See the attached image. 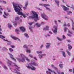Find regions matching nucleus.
I'll return each mask as SVG.
<instances>
[{"instance_id": "obj_11", "label": "nucleus", "mask_w": 74, "mask_h": 74, "mask_svg": "<svg viewBox=\"0 0 74 74\" xmlns=\"http://www.w3.org/2000/svg\"><path fill=\"white\" fill-rule=\"evenodd\" d=\"M51 47V43H47V45L46 46V49H48L49 48Z\"/></svg>"}, {"instance_id": "obj_63", "label": "nucleus", "mask_w": 74, "mask_h": 74, "mask_svg": "<svg viewBox=\"0 0 74 74\" xmlns=\"http://www.w3.org/2000/svg\"><path fill=\"white\" fill-rule=\"evenodd\" d=\"M72 71V69H70L69 70V71H70V72H71Z\"/></svg>"}, {"instance_id": "obj_8", "label": "nucleus", "mask_w": 74, "mask_h": 74, "mask_svg": "<svg viewBox=\"0 0 74 74\" xmlns=\"http://www.w3.org/2000/svg\"><path fill=\"white\" fill-rule=\"evenodd\" d=\"M52 30L53 31V32L55 34H57L58 33V27H56L54 30H53V29H52Z\"/></svg>"}, {"instance_id": "obj_60", "label": "nucleus", "mask_w": 74, "mask_h": 74, "mask_svg": "<svg viewBox=\"0 0 74 74\" xmlns=\"http://www.w3.org/2000/svg\"><path fill=\"white\" fill-rule=\"evenodd\" d=\"M3 2L4 3V4H6V3H7L6 2V1H3Z\"/></svg>"}, {"instance_id": "obj_54", "label": "nucleus", "mask_w": 74, "mask_h": 74, "mask_svg": "<svg viewBox=\"0 0 74 74\" xmlns=\"http://www.w3.org/2000/svg\"><path fill=\"white\" fill-rule=\"evenodd\" d=\"M11 48H15V46H13V45H11Z\"/></svg>"}, {"instance_id": "obj_30", "label": "nucleus", "mask_w": 74, "mask_h": 74, "mask_svg": "<svg viewBox=\"0 0 74 74\" xmlns=\"http://www.w3.org/2000/svg\"><path fill=\"white\" fill-rule=\"evenodd\" d=\"M14 65L16 69H19V68L18 67V66H17V65H16V64H14Z\"/></svg>"}, {"instance_id": "obj_4", "label": "nucleus", "mask_w": 74, "mask_h": 74, "mask_svg": "<svg viewBox=\"0 0 74 74\" xmlns=\"http://www.w3.org/2000/svg\"><path fill=\"white\" fill-rule=\"evenodd\" d=\"M41 17L44 19L45 20H48V16H47L44 13H43V14H41Z\"/></svg>"}, {"instance_id": "obj_40", "label": "nucleus", "mask_w": 74, "mask_h": 74, "mask_svg": "<svg viewBox=\"0 0 74 74\" xmlns=\"http://www.w3.org/2000/svg\"><path fill=\"white\" fill-rule=\"evenodd\" d=\"M71 21L72 22V26H73V27H74V22H73V21L72 20H71Z\"/></svg>"}, {"instance_id": "obj_32", "label": "nucleus", "mask_w": 74, "mask_h": 74, "mask_svg": "<svg viewBox=\"0 0 74 74\" xmlns=\"http://www.w3.org/2000/svg\"><path fill=\"white\" fill-rule=\"evenodd\" d=\"M66 52L68 54V55H69V56H71V54L69 52V51L67 50H66Z\"/></svg>"}, {"instance_id": "obj_61", "label": "nucleus", "mask_w": 74, "mask_h": 74, "mask_svg": "<svg viewBox=\"0 0 74 74\" xmlns=\"http://www.w3.org/2000/svg\"><path fill=\"white\" fill-rule=\"evenodd\" d=\"M34 59H35L36 60H37V58L36 57H34Z\"/></svg>"}, {"instance_id": "obj_18", "label": "nucleus", "mask_w": 74, "mask_h": 74, "mask_svg": "<svg viewBox=\"0 0 74 74\" xmlns=\"http://www.w3.org/2000/svg\"><path fill=\"white\" fill-rule=\"evenodd\" d=\"M28 5V2H27L25 4V7H23V8L24 9V10H26V8H27V6Z\"/></svg>"}, {"instance_id": "obj_49", "label": "nucleus", "mask_w": 74, "mask_h": 74, "mask_svg": "<svg viewBox=\"0 0 74 74\" xmlns=\"http://www.w3.org/2000/svg\"><path fill=\"white\" fill-rule=\"evenodd\" d=\"M67 30V28L66 27H64V31L65 32H66V31Z\"/></svg>"}, {"instance_id": "obj_33", "label": "nucleus", "mask_w": 74, "mask_h": 74, "mask_svg": "<svg viewBox=\"0 0 74 74\" xmlns=\"http://www.w3.org/2000/svg\"><path fill=\"white\" fill-rule=\"evenodd\" d=\"M9 51H10V52H13V51H14V50H13V49H12L11 48H9Z\"/></svg>"}, {"instance_id": "obj_44", "label": "nucleus", "mask_w": 74, "mask_h": 74, "mask_svg": "<svg viewBox=\"0 0 74 74\" xmlns=\"http://www.w3.org/2000/svg\"><path fill=\"white\" fill-rule=\"evenodd\" d=\"M33 23V22H31V23H29V25L30 26H32V24Z\"/></svg>"}, {"instance_id": "obj_41", "label": "nucleus", "mask_w": 74, "mask_h": 74, "mask_svg": "<svg viewBox=\"0 0 74 74\" xmlns=\"http://www.w3.org/2000/svg\"><path fill=\"white\" fill-rule=\"evenodd\" d=\"M54 69L55 70H56V71H58V68L56 67H55Z\"/></svg>"}, {"instance_id": "obj_38", "label": "nucleus", "mask_w": 74, "mask_h": 74, "mask_svg": "<svg viewBox=\"0 0 74 74\" xmlns=\"http://www.w3.org/2000/svg\"><path fill=\"white\" fill-rule=\"evenodd\" d=\"M26 51L27 52L30 53V50L29 49H26Z\"/></svg>"}, {"instance_id": "obj_28", "label": "nucleus", "mask_w": 74, "mask_h": 74, "mask_svg": "<svg viewBox=\"0 0 74 74\" xmlns=\"http://www.w3.org/2000/svg\"><path fill=\"white\" fill-rule=\"evenodd\" d=\"M68 46L69 50L71 49V48H72V47H71V45H70L69 44V45H68Z\"/></svg>"}, {"instance_id": "obj_14", "label": "nucleus", "mask_w": 74, "mask_h": 74, "mask_svg": "<svg viewBox=\"0 0 74 74\" xmlns=\"http://www.w3.org/2000/svg\"><path fill=\"white\" fill-rule=\"evenodd\" d=\"M68 33H69L71 34H67V35L68 36H69V37H71V36H72L71 34H73V33L69 29H68Z\"/></svg>"}, {"instance_id": "obj_13", "label": "nucleus", "mask_w": 74, "mask_h": 74, "mask_svg": "<svg viewBox=\"0 0 74 74\" xmlns=\"http://www.w3.org/2000/svg\"><path fill=\"white\" fill-rule=\"evenodd\" d=\"M33 65L34 66H38V64L35 62H34L31 64V66H33Z\"/></svg>"}, {"instance_id": "obj_62", "label": "nucleus", "mask_w": 74, "mask_h": 74, "mask_svg": "<svg viewBox=\"0 0 74 74\" xmlns=\"http://www.w3.org/2000/svg\"><path fill=\"white\" fill-rule=\"evenodd\" d=\"M70 23H68V24L66 25V26H70Z\"/></svg>"}, {"instance_id": "obj_56", "label": "nucleus", "mask_w": 74, "mask_h": 74, "mask_svg": "<svg viewBox=\"0 0 74 74\" xmlns=\"http://www.w3.org/2000/svg\"><path fill=\"white\" fill-rule=\"evenodd\" d=\"M3 50H5V49H6V50H8V49H6L5 47H4L3 48Z\"/></svg>"}, {"instance_id": "obj_10", "label": "nucleus", "mask_w": 74, "mask_h": 74, "mask_svg": "<svg viewBox=\"0 0 74 74\" xmlns=\"http://www.w3.org/2000/svg\"><path fill=\"white\" fill-rule=\"evenodd\" d=\"M62 8H63L64 10V11H67L68 10H69V8L66 7V6H62Z\"/></svg>"}, {"instance_id": "obj_7", "label": "nucleus", "mask_w": 74, "mask_h": 74, "mask_svg": "<svg viewBox=\"0 0 74 74\" xmlns=\"http://www.w3.org/2000/svg\"><path fill=\"white\" fill-rule=\"evenodd\" d=\"M9 55L10 58H11V59H12V60H14V62H16V59L14 58V57L10 53H9Z\"/></svg>"}, {"instance_id": "obj_57", "label": "nucleus", "mask_w": 74, "mask_h": 74, "mask_svg": "<svg viewBox=\"0 0 74 74\" xmlns=\"http://www.w3.org/2000/svg\"><path fill=\"white\" fill-rule=\"evenodd\" d=\"M48 70L49 71H51V72H53V71H52V70H51L50 69H48Z\"/></svg>"}, {"instance_id": "obj_24", "label": "nucleus", "mask_w": 74, "mask_h": 74, "mask_svg": "<svg viewBox=\"0 0 74 74\" xmlns=\"http://www.w3.org/2000/svg\"><path fill=\"white\" fill-rule=\"evenodd\" d=\"M59 66L61 69H63V64H59Z\"/></svg>"}, {"instance_id": "obj_23", "label": "nucleus", "mask_w": 74, "mask_h": 74, "mask_svg": "<svg viewBox=\"0 0 74 74\" xmlns=\"http://www.w3.org/2000/svg\"><path fill=\"white\" fill-rule=\"evenodd\" d=\"M10 37H11V38H13V39H14V40H15V39L16 38V37L12 35H11Z\"/></svg>"}, {"instance_id": "obj_17", "label": "nucleus", "mask_w": 74, "mask_h": 74, "mask_svg": "<svg viewBox=\"0 0 74 74\" xmlns=\"http://www.w3.org/2000/svg\"><path fill=\"white\" fill-rule=\"evenodd\" d=\"M8 66L10 67L11 66V63H12V62L11 61H10L9 60H8Z\"/></svg>"}, {"instance_id": "obj_50", "label": "nucleus", "mask_w": 74, "mask_h": 74, "mask_svg": "<svg viewBox=\"0 0 74 74\" xmlns=\"http://www.w3.org/2000/svg\"><path fill=\"white\" fill-rule=\"evenodd\" d=\"M47 74H51V73L50 72H49L48 71H46Z\"/></svg>"}, {"instance_id": "obj_53", "label": "nucleus", "mask_w": 74, "mask_h": 74, "mask_svg": "<svg viewBox=\"0 0 74 74\" xmlns=\"http://www.w3.org/2000/svg\"><path fill=\"white\" fill-rule=\"evenodd\" d=\"M29 56H30V58H33V56H32V55L31 54L29 55Z\"/></svg>"}, {"instance_id": "obj_5", "label": "nucleus", "mask_w": 74, "mask_h": 74, "mask_svg": "<svg viewBox=\"0 0 74 74\" xmlns=\"http://www.w3.org/2000/svg\"><path fill=\"white\" fill-rule=\"evenodd\" d=\"M32 67H31L29 65H27L26 66L28 68V69H31L32 70H36V68L35 67H34L33 66H31Z\"/></svg>"}, {"instance_id": "obj_48", "label": "nucleus", "mask_w": 74, "mask_h": 74, "mask_svg": "<svg viewBox=\"0 0 74 74\" xmlns=\"http://www.w3.org/2000/svg\"><path fill=\"white\" fill-rule=\"evenodd\" d=\"M54 22L56 25L58 24V22H57V21H56V20H54Z\"/></svg>"}, {"instance_id": "obj_15", "label": "nucleus", "mask_w": 74, "mask_h": 74, "mask_svg": "<svg viewBox=\"0 0 74 74\" xmlns=\"http://www.w3.org/2000/svg\"><path fill=\"white\" fill-rule=\"evenodd\" d=\"M38 56L40 59H41V58H42V56H46V54H39Z\"/></svg>"}, {"instance_id": "obj_25", "label": "nucleus", "mask_w": 74, "mask_h": 74, "mask_svg": "<svg viewBox=\"0 0 74 74\" xmlns=\"http://www.w3.org/2000/svg\"><path fill=\"white\" fill-rule=\"evenodd\" d=\"M35 25L37 26V27H40V26H41V25L40 24H39L38 23H36L35 24Z\"/></svg>"}, {"instance_id": "obj_42", "label": "nucleus", "mask_w": 74, "mask_h": 74, "mask_svg": "<svg viewBox=\"0 0 74 74\" xmlns=\"http://www.w3.org/2000/svg\"><path fill=\"white\" fill-rule=\"evenodd\" d=\"M19 17H16L15 18V20H16V21L17 20H19Z\"/></svg>"}, {"instance_id": "obj_6", "label": "nucleus", "mask_w": 74, "mask_h": 74, "mask_svg": "<svg viewBox=\"0 0 74 74\" xmlns=\"http://www.w3.org/2000/svg\"><path fill=\"white\" fill-rule=\"evenodd\" d=\"M39 5L40 6H44L45 7H49L50 6V5L48 4H45L43 3H40Z\"/></svg>"}, {"instance_id": "obj_3", "label": "nucleus", "mask_w": 74, "mask_h": 74, "mask_svg": "<svg viewBox=\"0 0 74 74\" xmlns=\"http://www.w3.org/2000/svg\"><path fill=\"white\" fill-rule=\"evenodd\" d=\"M32 13L33 15L32 16H29V19H32L33 18H34L35 21L37 22V21L38 19V14H37V13L34 11H32Z\"/></svg>"}, {"instance_id": "obj_43", "label": "nucleus", "mask_w": 74, "mask_h": 74, "mask_svg": "<svg viewBox=\"0 0 74 74\" xmlns=\"http://www.w3.org/2000/svg\"><path fill=\"white\" fill-rule=\"evenodd\" d=\"M51 66L52 68H53V69H54L55 68V66H54L53 64H52L51 65Z\"/></svg>"}, {"instance_id": "obj_34", "label": "nucleus", "mask_w": 74, "mask_h": 74, "mask_svg": "<svg viewBox=\"0 0 74 74\" xmlns=\"http://www.w3.org/2000/svg\"><path fill=\"white\" fill-rule=\"evenodd\" d=\"M46 8L47 10H48L49 11H52V10H51V9L49 8L46 7Z\"/></svg>"}, {"instance_id": "obj_22", "label": "nucleus", "mask_w": 74, "mask_h": 74, "mask_svg": "<svg viewBox=\"0 0 74 74\" xmlns=\"http://www.w3.org/2000/svg\"><path fill=\"white\" fill-rule=\"evenodd\" d=\"M49 27L48 26H47L46 27L44 28V29H43V30H49Z\"/></svg>"}, {"instance_id": "obj_39", "label": "nucleus", "mask_w": 74, "mask_h": 74, "mask_svg": "<svg viewBox=\"0 0 74 74\" xmlns=\"http://www.w3.org/2000/svg\"><path fill=\"white\" fill-rule=\"evenodd\" d=\"M57 38L59 40V41H62V38H59L58 37H57Z\"/></svg>"}, {"instance_id": "obj_37", "label": "nucleus", "mask_w": 74, "mask_h": 74, "mask_svg": "<svg viewBox=\"0 0 74 74\" xmlns=\"http://www.w3.org/2000/svg\"><path fill=\"white\" fill-rule=\"evenodd\" d=\"M0 38L3 39V38H5V37L2 35H0Z\"/></svg>"}, {"instance_id": "obj_16", "label": "nucleus", "mask_w": 74, "mask_h": 74, "mask_svg": "<svg viewBox=\"0 0 74 74\" xmlns=\"http://www.w3.org/2000/svg\"><path fill=\"white\" fill-rule=\"evenodd\" d=\"M4 15H5H5H3V17H4V18H7V16H8V15H9L8 13H6V12H4Z\"/></svg>"}, {"instance_id": "obj_2", "label": "nucleus", "mask_w": 74, "mask_h": 74, "mask_svg": "<svg viewBox=\"0 0 74 74\" xmlns=\"http://www.w3.org/2000/svg\"><path fill=\"white\" fill-rule=\"evenodd\" d=\"M20 56H21V58H18V60L19 62H22L23 63L25 62V60H26L27 62H30V59H29L28 58L25 56V55L23 54H21Z\"/></svg>"}, {"instance_id": "obj_51", "label": "nucleus", "mask_w": 74, "mask_h": 74, "mask_svg": "<svg viewBox=\"0 0 74 74\" xmlns=\"http://www.w3.org/2000/svg\"><path fill=\"white\" fill-rule=\"evenodd\" d=\"M13 25L14 26H17V23H15Z\"/></svg>"}, {"instance_id": "obj_36", "label": "nucleus", "mask_w": 74, "mask_h": 74, "mask_svg": "<svg viewBox=\"0 0 74 74\" xmlns=\"http://www.w3.org/2000/svg\"><path fill=\"white\" fill-rule=\"evenodd\" d=\"M3 68L4 69H5V70H7L8 69L7 68V66H5L4 65H3Z\"/></svg>"}, {"instance_id": "obj_46", "label": "nucleus", "mask_w": 74, "mask_h": 74, "mask_svg": "<svg viewBox=\"0 0 74 74\" xmlns=\"http://www.w3.org/2000/svg\"><path fill=\"white\" fill-rule=\"evenodd\" d=\"M55 3H59V2L58 1H57L56 0H55Z\"/></svg>"}, {"instance_id": "obj_52", "label": "nucleus", "mask_w": 74, "mask_h": 74, "mask_svg": "<svg viewBox=\"0 0 74 74\" xmlns=\"http://www.w3.org/2000/svg\"><path fill=\"white\" fill-rule=\"evenodd\" d=\"M62 38L63 39H65L66 38V37L64 35H63L62 36Z\"/></svg>"}, {"instance_id": "obj_59", "label": "nucleus", "mask_w": 74, "mask_h": 74, "mask_svg": "<svg viewBox=\"0 0 74 74\" xmlns=\"http://www.w3.org/2000/svg\"><path fill=\"white\" fill-rule=\"evenodd\" d=\"M57 71V73H58L59 74H60V71H58H58Z\"/></svg>"}, {"instance_id": "obj_12", "label": "nucleus", "mask_w": 74, "mask_h": 74, "mask_svg": "<svg viewBox=\"0 0 74 74\" xmlns=\"http://www.w3.org/2000/svg\"><path fill=\"white\" fill-rule=\"evenodd\" d=\"M60 52H62V54L63 56L64 57V58H66V55L65 52L64 51H60Z\"/></svg>"}, {"instance_id": "obj_64", "label": "nucleus", "mask_w": 74, "mask_h": 74, "mask_svg": "<svg viewBox=\"0 0 74 74\" xmlns=\"http://www.w3.org/2000/svg\"><path fill=\"white\" fill-rule=\"evenodd\" d=\"M43 47V45H41L40 46V48H42Z\"/></svg>"}, {"instance_id": "obj_35", "label": "nucleus", "mask_w": 74, "mask_h": 74, "mask_svg": "<svg viewBox=\"0 0 74 74\" xmlns=\"http://www.w3.org/2000/svg\"><path fill=\"white\" fill-rule=\"evenodd\" d=\"M67 14H68V15H70V14H72V12L71 11H69L67 12Z\"/></svg>"}, {"instance_id": "obj_47", "label": "nucleus", "mask_w": 74, "mask_h": 74, "mask_svg": "<svg viewBox=\"0 0 74 74\" xmlns=\"http://www.w3.org/2000/svg\"><path fill=\"white\" fill-rule=\"evenodd\" d=\"M17 39L18 40V41H21V40H20V39H19V38H16V39H15V40H17Z\"/></svg>"}, {"instance_id": "obj_21", "label": "nucleus", "mask_w": 74, "mask_h": 74, "mask_svg": "<svg viewBox=\"0 0 74 74\" xmlns=\"http://www.w3.org/2000/svg\"><path fill=\"white\" fill-rule=\"evenodd\" d=\"M4 41H8L7 44L8 45H11V42L10 41H8V40H5V39H3Z\"/></svg>"}, {"instance_id": "obj_31", "label": "nucleus", "mask_w": 74, "mask_h": 74, "mask_svg": "<svg viewBox=\"0 0 74 74\" xmlns=\"http://www.w3.org/2000/svg\"><path fill=\"white\" fill-rule=\"evenodd\" d=\"M3 10V9L1 8V6H0V15H1L3 14L2 12L1 11H2Z\"/></svg>"}, {"instance_id": "obj_19", "label": "nucleus", "mask_w": 74, "mask_h": 74, "mask_svg": "<svg viewBox=\"0 0 74 74\" xmlns=\"http://www.w3.org/2000/svg\"><path fill=\"white\" fill-rule=\"evenodd\" d=\"M19 71H20L19 70H18V69H17L16 70V71H14V73H17L18 74H21L20 73H19Z\"/></svg>"}, {"instance_id": "obj_26", "label": "nucleus", "mask_w": 74, "mask_h": 74, "mask_svg": "<svg viewBox=\"0 0 74 74\" xmlns=\"http://www.w3.org/2000/svg\"><path fill=\"white\" fill-rule=\"evenodd\" d=\"M23 48H25L26 49H28V47H27V46L26 45H24Z\"/></svg>"}, {"instance_id": "obj_45", "label": "nucleus", "mask_w": 74, "mask_h": 74, "mask_svg": "<svg viewBox=\"0 0 74 74\" xmlns=\"http://www.w3.org/2000/svg\"><path fill=\"white\" fill-rule=\"evenodd\" d=\"M64 26H67V25H66V23L65 22H64V23L63 24Z\"/></svg>"}, {"instance_id": "obj_9", "label": "nucleus", "mask_w": 74, "mask_h": 74, "mask_svg": "<svg viewBox=\"0 0 74 74\" xmlns=\"http://www.w3.org/2000/svg\"><path fill=\"white\" fill-rule=\"evenodd\" d=\"M20 29L21 30V32H25L26 31V29L25 27H20Z\"/></svg>"}, {"instance_id": "obj_55", "label": "nucleus", "mask_w": 74, "mask_h": 74, "mask_svg": "<svg viewBox=\"0 0 74 74\" xmlns=\"http://www.w3.org/2000/svg\"><path fill=\"white\" fill-rule=\"evenodd\" d=\"M44 22H42L40 24V25H44Z\"/></svg>"}, {"instance_id": "obj_27", "label": "nucleus", "mask_w": 74, "mask_h": 74, "mask_svg": "<svg viewBox=\"0 0 74 74\" xmlns=\"http://www.w3.org/2000/svg\"><path fill=\"white\" fill-rule=\"evenodd\" d=\"M24 35L27 38H29V35L27 34V33H25L24 34Z\"/></svg>"}, {"instance_id": "obj_1", "label": "nucleus", "mask_w": 74, "mask_h": 74, "mask_svg": "<svg viewBox=\"0 0 74 74\" xmlns=\"http://www.w3.org/2000/svg\"><path fill=\"white\" fill-rule=\"evenodd\" d=\"M13 5L15 12H17L18 14L20 15H22L25 18L26 17V14L20 12L22 11L21 8H22V5H19L16 3H13Z\"/></svg>"}, {"instance_id": "obj_20", "label": "nucleus", "mask_w": 74, "mask_h": 74, "mask_svg": "<svg viewBox=\"0 0 74 74\" xmlns=\"http://www.w3.org/2000/svg\"><path fill=\"white\" fill-rule=\"evenodd\" d=\"M12 27V25H11L10 24L8 23V28H9V29H11V27Z\"/></svg>"}, {"instance_id": "obj_29", "label": "nucleus", "mask_w": 74, "mask_h": 74, "mask_svg": "<svg viewBox=\"0 0 74 74\" xmlns=\"http://www.w3.org/2000/svg\"><path fill=\"white\" fill-rule=\"evenodd\" d=\"M36 53L38 54H41L42 53V52L41 51H37Z\"/></svg>"}, {"instance_id": "obj_58", "label": "nucleus", "mask_w": 74, "mask_h": 74, "mask_svg": "<svg viewBox=\"0 0 74 74\" xmlns=\"http://www.w3.org/2000/svg\"><path fill=\"white\" fill-rule=\"evenodd\" d=\"M65 18H66V19H69V17H65Z\"/></svg>"}]
</instances>
